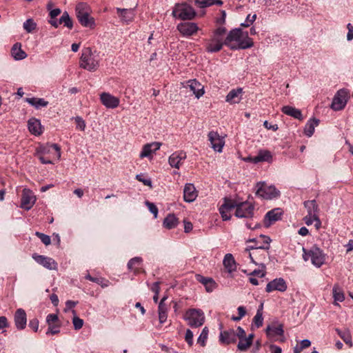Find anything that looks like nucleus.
I'll return each mask as SVG.
<instances>
[{
    "mask_svg": "<svg viewBox=\"0 0 353 353\" xmlns=\"http://www.w3.org/2000/svg\"><path fill=\"white\" fill-rule=\"evenodd\" d=\"M260 238L264 240L263 245H249L244 251L251 261L260 268H265V262L269 259V249L271 239L265 235H260Z\"/></svg>",
    "mask_w": 353,
    "mask_h": 353,
    "instance_id": "1",
    "label": "nucleus"
},
{
    "mask_svg": "<svg viewBox=\"0 0 353 353\" xmlns=\"http://www.w3.org/2000/svg\"><path fill=\"white\" fill-rule=\"evenodd\" d=\"M224 43L231 49H246L253 46L254 42L240 28L232 30L225 38Z\"/></svg>",
    "mask_w": 353,
    "mask_h": 353,
    "instance_id": "2",
    "label": "nucleus"
},
{
    "mask_svg": "<svg viewBox=\"0 0 353 353\" xmlns=\"http://www.w3.org/2000/svg\"><path fill=\"white\" fill-rule=\"evenodd\" d=\"M226 29L219 27L214 32L211 38L207 41L205 49L208 52H216L221 50L224 43Z\"/></svg>",
    "mask_w": 353,
    "mask_h": 353,
    "instance_id": "3",
    "label": "nucleus"
},
{
    "mask_svg": "<svg viewBox=\"0 0 353 353\" xmlns=\"http://www.w3.org/2000/svg\"><path fill=\"white\" fill-rule=\"evenodd\" d=\"M79 66L90 72L96 71L99 66V61L90 48H84L79 60Z\"/></svg>",
    "mask_w": 353,
    "mask_h": 353,
    "instance_id": "4",
    "label": "nucleus"
},
{
    "mask_svg": "<svg viewBox=\"0 0 353 353\" xmlns=\"http://www.w3.org/2000/svg\"><path fill=\"white\" fill-rule=\"evenodd\" d=\"M75 11L77 17L83 26L94 28V19L90 17V8L86 3H79L76 6Z\"/></svg>",
    "mask_w": 353,
    "mask_h": 353,
    "instance_id": "5",
    "label": "nucleus"
},
{
    "mask_svg": "<svg viewBox=\"0 0 353 353\" xmlns=\"http://www.w3.org/2000/svg\"><path fill=\"white\" fill-rule=\"evenodd\" d=\"M303 259L305 261L310 259L312 263L317 268H320L325 261V254L323 250L316 245H313L309 250L303 248Z\"/></svg>",
    "mask_w": 353,
    "mask_h": 353,
    "instance_id": "6",
    "label": "nucleus"
},
{
    "mask_svg": "<svg viewBox=\"0 0 353 353\" xmlns=\"http://www.w3.org/2000/svg\"><path fill=\"white\" fill-rule=\"evenodd\" d=\"M188 325L191 327H199L203 325L205 322V315L203 312L199 309H189L183 316Z\"/></svg>",
    "mask_w": 353,
    "mask_h": 353,
    "instance_id": "7",
    "label": "nucleus"
},
{
    "mask_svg": "<svg viewBox=\"0 0 353 353\" xmlns=\"http://www.w3.org/2000/svg\"><path fill=\"white\" fill-rule=\"evenodd\" d=\"M195 15L193 8L187 3H176L172 10V16L181 20H191Z\"/></svg>",
    "mask_w": 353,
    "mask_h": 353,
    "instance_id": "8",
    "label": "nucleus"
},
{
    "mask_svg": "<svg viewBox=\"0 0 353 353\" xmlns=\"http://www.w3.org/2000/svg\"><path fill=\"white\" fill-rule=\"evenodd\" d=\"M256 194L265 199H272L280 195V192L274 185H268L265 182L256 184Z\"/></svg>",
    "mask_w": 353,
    "mask_h": 353,
    "instance_id": "9",
    "label": "nucleus"
},
{
    "mask_svg": "<svg viewBox=\"0 0 353 353\" xmlns=\"http://www.w3.org/2000/svg\"><path fill=\"white\" fill-rule=\"evenodd\" d=\"M235 216L238 218L250 219L254 216V206L248 201L237 202L235 201Z\"/></svg>",
    "mask_w": 353,
    "mask_h": 353,
    "instance_id": "10",
    "label": "nucleus"
},
{
    "mask_svg": "<svg viewBox=\"0 0 353 353\" xmlns=\"http://www.w3.org/2000/svg\"><path fill=\"white\" fill-rule=\"evenodd\" d=\"M38 153L46 154L48 157H51L52 160H59L61 157L60 148L56 143L39 147L38 148Z\"/></svg>",
    "mask_w": 353,
    "mask_h": 353,
    "instance_id": "11",
    "label": "nucleus"
},
{
    "mask_svg": "<svg viewBox=\"0 0 353 353\" xmlns=\"http://www.w3.org/2000/svg\"><path fill=\"white\" fill-rule=\"evenodd\" d=\"M268 337L272 341H278L279 336H281L282 339H279L280 341L283 342L285 339L283 337V327L282 324H272L266 327L265 330Z\"/></svg>",
    "mask_w": 353,
    "mask_h": 353,
    "instance_id": "12",
    "label": "nucleus"
},
{
    "mask_svg": "<svg viewBox=\"0 0 353 353\" xmlns=\"http://www.w3.org/2000/svg\"><path fill=\"white\" fill-rule=\"evenodd\" d=\"M347 98L348 93L345 90L342 89L339 90L333 99L331 105L332 108L334 110H342L346 105Z\"/></svg>",
    "mask_w": 353,
    "mask_h": 353,
    "instance_id": "13",
    "label": "nucleus"
},
{
    "mask_svg": "<svg viewBox=\"0 0 353 353\" xmlns=\"http://www.w3.org/2000/svg\"><path fill=\"white\" fill-rule=\"evenodd\" d=\"M36 201V196L29 189H23L21 199V208L29 210L32 208Z\"/></svg>",
    "mask_w": 353,
    "mask_h": 353,
    "instance_id": "14",
    "label": "nucleus"
},
{
    "mask_svg": "<svg viewBox=\"0 0 353 353\" xmlns=\"http://www.w3.org/2000/svg\"><path fill=\"white\" fill-rule=\"evenodd\" d=\"M208 137L213 150L216 152H221L225 144L223 137H221L217 132L214 131L210 132Z\"/></svg>",
    "mask_w": 353,
    "mask_h": 353,
    "instance_id": "15",
    "label": "nucleus"
},
{
    "mask_svg": "<svg viewBox=\"0 0 353 353\" xmlns=\"http://www.w3.org/2000/svg\"><path fill=\"white\" fill-rule=\"evenodd\" d=\"M283 211L281 208H274L268 212L264 217L263 223L266 228L281 219Z\"/></svg>",
    "mask_w": 353,
    "mask_h": 353,
    "instance_id": "16",
    "label": "nucleus"
},
{
    "mask_svg": "<svg viewBox=\"0 0 353 353\" xmlns=\"http://www.w3.org/2000/svg\"><path fill=\"white\" fill-rule=\"evenodd\" d=\"M183 88H189L199 99L204 94V87L196 79H190L183 83Z\"/></svg>",
    "mask_w": 353,
    "mask_h": 353,
    "instance_id": "17",
    "label": "nucleus"
},
{
    "mask_svg": "<svg viewBox=\"0 0 353 353\" xmlns=\"http://www.w3.org/2000/svg\"><path fill=\"white\" fill-rule=\"evenodd\" d=\"M32 258L37 261L38 263L41 264L46 268L48 270H57V262L52 258L45 256L43 255H39L37 254H34L32 255Z\"/></svg>",
    "mask_w": 353,
    "mask_h": 353,
    "instance_id": "18",
    "label": "nucleus"
},
{
    "mask_svg": "<svg viewBox=\"0 0 353 353\" xmlns=\"http://www.w3.org/2000/svg\"><path fill=\"white\" fill-rule=\"evenodd\" d=\"M177 30L182 34L183 36L189 37L195 34L199 28L195 23L192 22H183L181 23L177 26Z\"/></svg>",
    "mask_w": 353,
    "mask_h": 353,
    "instance_id": "19",
    "label": "nucleus"
},
{
    "mask_svg": "<svg viewBox=\"0 0 353 353\" xmlns=\"http://www.w3.org/2000/svg\"><path fill=\"white\" fill-rule=\"evenodd\" d=\"M235 207V200L225 198L223 203L219 208V212L223 221H228L230 219L231 216L228 214V212L234 209Z\"/></svg>",
    "mask_w": 353,
    "mask_h": 353,
    "instance_id": "20",
    "label": "nucleus"
},
{
    "mask_svg": "<svg viewBox=\"0 0 353 353\" xmlns=\"http://www.w3.org/2000/svg\"><path fill=\"white\" fill-rule=\"evenodd\" d=\"M287 288L288 286L285 280L282 278H279L269 282L266 285L265 291L267 292H271L274 290H277L283 292L287 290Z\"/></svg>",
    "mask_w": 353,
    "mask_h": 353,
    "instance_id": "21",
    "label": "nucleus"
},
{
    "mask_svg": "<svg viewBox=\"0 0 353 353\" xmlns=\"http://www.w3.org/2000/svg\"><path fill=\"white\" fill-rule=\"evenodd\" d=\"M161 146V143L157 141L145 144L142 148L141 152H140V158H151L152 154L159 150Z\"/></svg>",
    "mask_w": 353,
    "mask_h": 353,
    "instance_id": "22",
    "label": "nucleus"
},
{
    "mask_svg": "<svg viewBox=\"0 0 353 353\" xmlns=\"http://www.w3.org/2000/svg\"><path fill=\"white\" fill-rule=\"evenodd\" d=\"M14 321L16 327L22 330L25 329L27 324V316L23 309H17L14 315Z\"/></svg>",
    "mask_w": 353,
    "mask_h": 353,
    "instance_id": "23",
    "label": "nucleus"
},
{
    "mask_svg": "<svg viewBox=\"0 0 353 353\" xmlns=\"http://www.w3.org/2000/svg\"><path fill=\"white\" fill-rule=\"evenodd\" d=\"M186 153L184 151H177L172 153L168 159L171 167L179 169L183 161L186 159Z\"/></svg>",
    "mask_w": 353,
    "mask_h": 353,
    "instance_id": "24",
    "label": "nucleus"
},
{
    "mask_svg": "<svg viewBox=\"0 0 353 353\" xmlns=\"http://www.w3.org/2000/svg\"><path fill=\"white\" fill-rule=\"evenodd\" d=\"M100 99L102 104L108 108H115L119 105V98L107 92H103Z\"/></svg>",
    "mask_w": 353,
    "mask_h": 353,
    "instance_id": "25",
    "label": "nucleus"
},
{
    "mask_svg": "<svg viewBox=\"0 0 353 353\" xmlns=\"http://www.w3.org/2000/svg\"><path fill=\"white\" fill-rule=\"evenodd\" d=\"M197 196V192L192 183L185 184L183 189V199L186 202L194 201Z\"/></svg>",
    "mask_w": 353,
    "mask_h": 353,
    "instance_id": "26",
    "label": "nucleus"
},
{
    "mask_svg": "<svg viewBox=\"0 0 353 353\" xmlns=\"http://www.w3.org/2000/svg\"><path fill=\"white\" fill-rule=\"evenodd\" d=\"M117 12L119 16L120 17L122 21L125 23L131 22L135 16L134 10L133 8L126 9V8H117Z\"/></svg>",
    "mask_w": 353,
    "mask_h": 353,
    "instance_id": "27",
    "label": "nucleus"
},
{
    "mask_svg": "<svg viewBox=\"0 0 353 353\" xmlns=\"http://www.w3.org/2000/svg\"><path fill=\"white\" fill-rule=\"evenodd\" d=\"M196 279L205 286L208 292H212L216 287L215 281L211 278L204 277L201 274H196Z\"/></svg>",
    "mask_w": 353,
    "mask_h": 353,
    "instance_id": "28",
    "label": "nucleus"
},
{
    "mask_svg": "<svg viewBox=\"0 0 353 353\" xmlns=\"http://www.w3.org/2000/svg\"><path fill=\"white\" fill-rule=\"evenodd\" d=\"M219 341L223 344H230L236 342V334L234 330L231 329L229 330L221 332L219 336Z\"/></svg>",
    "mask_w": 353,
    "mask_h": 353,
    "instance_id": "29",
    "label": "nucleus"
},
{
    "mask_svg": "<svg viewBox=\"0 0 353 353\" xmlns=\"http://www.w3.org/2000/svg\"><path fill=\"white\" fill-rule=\"evenodd\" d=\"M242 88L233 89L226 96L225 101L230 103H237L241 99Z\"/></svg>",
    "mask_w": 353,
    "mask_h": 353,
    "instance_id": "30",
    "label": "nucleus"
},
{
    "mask_svg": "<svg viewBox=\"0 0 353 353\" xmlns=\"http://www.w3.org/2000/svg\"><path fill=\"white\" fill-rule=\"evenodd\" d=\"M28 126L29 131L34 135H39L42 132L41 123L35 118L29 119Z\"/></svg>",
    "mask_w": 353,
    "mask_h": 353,
    "instance_id": "31",
    "label": "nucleus"
},
{
    "mask_svg": "<svg viewBox=\"0 0 353 353\" xmlns=\"http://www.w3.org/2000/svg\"><path fill=\"white\" fill-rule=\"evenodd\" d=\"M11 53L16 60H22L27 57L26 53L21 49V45L19 43H16L13 45Z\"/></svg>",
    "mask_w": 353,
    "mask_h": 353,
    "instance_id": "32",
    "label": "nucleus"
},
{
    "mask_svg": "<svg viewBox=\"0 0 353 353\" xmlns=\"http://www.w3.org/2000/svg\"><path fill=\"white\" fill-rule=\"evenodd\" d=\"M142 263V259L141 257H134L130 259L128 263V268L130 271H132L135 274H139L141 270V265Z\"/></svg>",
    "mask_w": 353,
    "mask_h": 353,
    "instance_id": "33",
    "label": "nucleus"
},
{
    "mask_svg": "<svg viewBox=\"0 0 353 353\" xmlns=\"http://www.w3.org/2000/svg\"><path fill=\"white\" fill-rule=\"evenodd\" d=\"M304 206L307 209V214L313 216H318L319 206L315 200H309L304 202Z\"/></svg>",
    "mask_w": 353,
    "mask_h": 353,
    "instance_id": "34",
    "label": "nucleus"
},
{
    "mask_svg": "<svg viewBox=\"0 0 353 353\" xmlns=\"http://www.w3.org/2000/svg\"><path fill=\"white\" fill-rule=\"evenodd\" d=\"M282 112L284 114L291 116L295 119H297L299 120H301L303 119L301 111L300 110L293 108L292 106H289V105L283 106L282 108Z\"/></svg>",
    "mask_w": 353,
    "mask_h": 353,
    "instance_id": "35",
    "label": "nucleus"
},
{
    "mask_svg": "<svg viewBox=\"0 0 353 353\" xmlns=\"http://www.w3.org/2000/svg\"><path fill=\"white\" fill-rule=\"evenodd\" d=\"M163 226L167 229H172L177 226L179 220L174 214H169L163 221Z\"/></svg>",
    "mask_w": 353,
    "mask_h": 353,
    "instance_id": "36",
    "label": "nucleus"
},
{
    "mask_svg": "<svg viewBox=\"0 0 353 353\" xmlns=\"http://www.w3.org/2000/svg\"><path fill=\"white\" fill-rule=\"evenodd\" d=\"M223 263L229 272H232L236 270L235 261L232 254H226Z\"/></svg>",
    "mask_w": 353,
    "mask_h": 353,
    "instance_id": "37",
    "label": "nucleus"
},
{
    "mask_svg": "<svg viewBox=\"0 0 353 353\" xmlns=\"http://www.w3.org/2000/svg\"><path fill=\"white\" fill-rule=\"evenodd\" d=\"M26 101L37 109H39L41 107H46L48 104V102L45 101L43 99L35 97L26 98Z\"/></svg>",
    "mask_w": 353,
    "mask_h": 353,
    "instance_id": "38",
    "label": "nucleus"
},
{
    "mask_svg": "<svg viewBox=\"0 0 353 353\" xmlns=\"http://www.w3.org/2000/svg\"><path fill=\"white\" fill-rule=\"evenodd\" d=\"M319 122V121L316 119H310L308 121L304 128V133L306 136L310 137L313 134L314 128L318 125Z\"/></svg>",
    "mask_w": 353,
    "mask_h": 353,
    "instance_id": "39",
    "label": "nucleus"
},
{
    "mask_svg": "<svg viewBox=\"0 0 353 353\" xmlns=\"http://www.w3.org/2000/svg\"><path fill=\"white\" fill-rule=\"evenodd\" d=\"M335 331L346 344L350 347L352 346V336L349 330H341L339 328H336Z\"/></svg>",
    "mask_w": 353,
    "mask_h": 353,
    "instance_id": "40",
    "label": "nucleus"
},
{
    "mask_svg": "<svg viewBox=\"0 0 353 353\" xmlns=\"http://www.w3.org/2000/svg\"><path fill=\"white\" fill-rule=\"evenodd\" d=\"M333 297L335 301L342 302L345 299L344 294L339 287L335 285L332 290Z\"/></svg>",
    "mask_w": 353,
    "mask_h": 353,
    "instance_id": "41",
    "label": "nucleus"
},
{
    "mask_svg": "<svg viewBox=\"0 0 353 353\" xmlns=\"http://www.w3.org/2000/svg\"><path fill=\"white\" fill-rule=\"evenodd\" d=\"M59 23H64V26L71 29L73 26L72 21L67 12H64L59 20Z\"/></svg>",
    "mask_w": 353,
    "mask_h": 353,
    "instance_id": "42",
    "label": "nucleus"
},
{
    "mask_svg": "<svg viewBox=\"0 0 353 353\" xmlns=\"http://www.w3.org/2000/svg\"><path fill=\"white\" fill-rule=\"evenodd\" d=\"M208 328L205 327L197 339V343H199L201 346H205V341L208 336Z\"/></svg>",
    "mask_w": 353,
    "mask_h": 353,
    "instance_id": "43",
    "label": "nucleus"
},
{
    "mask_svg": "<svg viewBox=\"0 0 353 353\" xmlns=\"http://www.w3.org/2000/svg\"><path fill=\"white\" fill-rule=\"evenodd\" d=\"M250 346L251 343H249L245 337L239 339V342L237 345V347L239 350L246 351Z\"/></svg>",
    "mask_w": 353,
    "mask_h": 353,
    "instance_id": "44",
    "label": "nucleus"
},
{
    "mask_svg": "<svg viewBox=\"0 0 353 353\" xmlns=\"http://www.w3.org/2000/svg\"><path fill=\"white\" fill-rule=\"evenodd\" d=\"M37 24L32 19H28L23 23V28L27 32H31L36 28Z\"/></svg>",
    "mask_w": 353,
    "mask_h": 353,
    "instance_id": "45",
    "label": "nucleus"
},
{
    "mask_svg": "<svg viewBox=\"0 0 353 353\" xmlns=\"http://www.w3.org/2000/svg\"><path fill=\"white\" fill-rule=\"evenodd\" d=\"M253 322L257 327L262 326L263 322V318L262 312L260 310H258L256 315L253 319Z\"/></svg>",
    "mask_w": 353,
    "mask_h": 353,
    "instance_id": "46",
    "label": "nucleus"
},
{
    "mask_svg": "<svg viewBox=\"0 0 353 353\" xmlns=\"http://www.w3.org/2000/svg\"><path fill=\"white\" fill-rule=\"evenodd\" d=\"M35 235L41 239V241L45 245H48L50 244L51 240L50 237L48 235H46L39 232H36Z\"/></svg>",
    "mask_w": 353,
    "mask_h": 353,
    "instance_id": "47",
    "label": "nucleus"
},
{
    "mask_svg": "<svg viewBox=\"0 0 353 353\" xmlns=\"http://www.w3.org/2000/svg\"><path fill=\"white\" fill-rule=\"evenodd\" d=\"M237 310L239 312V316H232L231 317V319L234 321H239L246 314V310L243 306H239L237 308Z\"/></svg>",
    "mask_w": 353,
    "mask_h": 353,
    "instance_id": "48",
    "label": "nucleus"
},
{
    "mask_svg": "<svg viewBox=\"0 0 353 353\" xmlns=\"http://www.w3.org/2000/svg\"><path fill=\"white\" fill-rule=\"evenodd\" d=\"M151 290L152 292H154V295L153 296V300L155 303H157L158 299H159V294L160 292L159 283L155 282L154 283H153V285L151 288Z\"/></svg>",
    "mask_w": 353,
    "mask_h": 353,
    "instance_id": "49",
    "label": "nucleus"
},
{
    "mask_svg": "<svg viewBox=\"0 0 353 353\" xmlns=\"http://www.w3.org/2000/svg\"><path fill=\"white\" fill-rule=\"evenodd\" d=\"M60 325L59 324H48V329L46 332L47 334H58L59 330Z\"/></svg>",
    "mask_w": 353,
    "mask_h": 353,
    "instance_id": "50",
    "label": "nucleus"
},
{
    "mask_svg": "<svg viewBox=\"0 0 353 353\" xmlns=\"http://www.w3.org/2000/svg\"><path fill=\"white\" fill-rule=\"evenodd\" d=\"M256 18V14H253L252 16L250 14H248L246 17L245 22L241 23V26L245 27V28L249 27L250 26H251L253 23V22L255 21Z\"/></svg>",
    "mask_w": 353,
    "mask_h": 353,
    "instance_id": "51",
    "label": "nucleus"
},
{
    "mask_svg": "<svg viewBox=\"0 0 353 353\" xmlns=\"http://www.w3.org/2000/svg\"><path fill=\"white\" fill-rule=\"evenodd\" d=\"M195 3L200 8H205L214 4V0H195Z\"/></svg>",
    "mask_w": 353,
    "mask_h": 353,
    "instance_id": "52",
    "label": "nucleus"
},
{
    "mask_svg": "<svg viewBox=\"0 0 353 353\" xmlns=\"http://www.w3.org/2000/svg\"><path fill=\"white\" fill-rule=\"evenodd\" d=\"M37 155L43 164L53 163V160L51 159V157H48L46 154H43L38 152L37 153Z\"/></svg>",
    "mask_w": 353,
    "mask_h": 353,
    "instance_id": "53",
    "label": "nucleus"
},
{
    "mask_svg": "<svg viewBox=\"0 0 353 353\" xmlns=\"http://www.w3.org/2000/svg\"><path fill=\"white\" fill-rule=\"evenodd\" d=\"M136 179L142 182L145 185H148L150 188H152V181L150 179H145L143 176V174H139L136 175Z\"/></svg>",
    "mask_w": 353,
    "mask_h": 353,
    "instance_id": "54",
    "label": "nucleus"
},
{
    "mask_svg": "<svg viewBox=\"0 0 353 353\" xmlns=\"http://www.w3.org/2000/svg\"><path fill=\"white\" fill-rule=\"evenodd\" d=\"M145 205L148 206L150 212L154 214L155 218H157L158 215V208L157 206L150 201H146Z\"/></svg>",
    "mask_w": 353,
    "mask_h": 353,
    "instance_id": "55",
    "label": "nucleus"
},
{
    "mask_svg": "<svg viewBox=\"0 0 353 353\" xmlns=\"http://www.w3.org/2000/svg\"><path fill=\"white\" fill-rule=\"evenodd\" d=\"M72 323L75 330H79L83 325V321L78 316H74Z\"/></svg>",
    "mask_w": 353,
    "mask_h": 353,
    "instance_id": "56",
    "label": "nucleus"
},
{
    "mask_svg": "<svg viewBox=\"0 0 353 353\" xmlns=\"http://www.w3.org/2000/svg\"><path fill=\"white\" fill-rule=\"evenodd\" d=\"M265 269H266V268H261V269H259V270H254L250 274V275L256 276H258L260 278H263L266 274Z\"/></svg>",
    "mask_w": 353,
    "mask_h": 353,
    "instance_id": "57",
    "label": "nucleus"
},
{
    "mask_svg": "<svg viewBox=\"0 0 353 353\" xmlns=\"http://www.w3.org/2000/svg\"><path fill=\"white\" fill-rule=\"evenodd\" d=\"M185 340L190 346L193 344V332L190 330H187L185 336Z\"/></svg>",
    "mask_w": 353,
    "mask_h": 353,
    "instance_id": "58",
    "label": "nucleus"
},
{
    "mask_svg": "<svg viewBox=\"0 0 353 353\" xmlns=\"http://www.w3.org/2000/svg\"><path fill=\"white\" fill-rule=\"evenodd\" d=\"M167 296H163L159 304V308H158V312H167V310H168V308H167V306L165 303V301L167 299Z\"/></svg>",
    "mask_w": 353,
    "mask_h": 353,
    "instance_id": "59",
    "label": "nucleus"
},
{
    "mask_svg": "<svg viewBox=\"0 0 353 353\" xmlns=\"http://www.w3.org/2000/svg\"><path fill=\"white\" fill-rule=\"evenodd\" d=\"M58 316L54 314H50L46 317V322L48 324H57Z\"/></svg>",
    "mask_w": 353,
    "mask_h": 353,
    "instance_id": "60",
    "label": "nucleus"
},
{
    "mask_svg": "<svg viewBox=\"0 0 353 353\" xmlns=\"http://www.w3.org/2000/svg\"><path fill=\"white\" fill-rule=\"evenodd\" d=\"M75 122L77 124V128L83 131L85 128V121L79 117H77L75 118Z\"/></svg>",
    "mask_w": 353,
    "mask_h": 353,
    "instance_id": "61",
    "label": "nucleus"
},
{
    "mask_svg": "<svg viewBox=\"0 0 353 353\" xmlns=\"http://www.w3.org/2000/svg\"><path fill=\"white\" fill-rule=\"evenodd\" d=\"M29 327L34 332H37L39 328V320L37 319H33L30 320L29 321Z\"/></svg>",
    "mask_w": 353,
    "mask_h": 353,
    "instance_id": "62",
    "label": "nucleus"
},
{
    "mask_svg": "<svg viewBox=\"0 0 353 353\" xmlns=\"http://www.w3.org/2000/svg\"><path fill=\"white\" fill-rule=\"evenodd\" d=\"M8 319L6 316H0V330L8 327Z\"/></svg>",
    "mask_w": 353,
    "mask_h": 353,
    "instance_id": "63",
    "label": "nucleus"
},
{
    "mask_svg": "<svg viewBox=\"0 0 353 353\" xmlns=\"http://www.w3.org/2000/svg\"><path fill=\"white\" fill-rule=\"evenodd\" d=\"M303 220L305 221V223L307 225H310L312 224V223L314 222V216H313L312 215H310V214H307L304 218H303Z\"/></svg>",
    "mask_w": 353,
    "mask_h": 353,
    "instance_id": "64",
    "label": "nucleus"
}]
</instances>
